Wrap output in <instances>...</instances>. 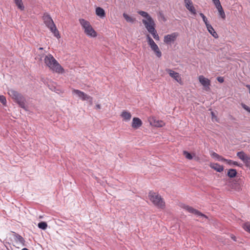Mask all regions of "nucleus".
I'll list each match as a JSON object with an SVG mask.
<instances>
[{
    "label": "nucleus",
    "instance_id": "obj_17",
    "mask_svg": "<svg viewBox=\"0 0 250 250\" xmlns=\"http://www.w3.org/2000/svg\"><path fill=\"white\" fill-rule=\"evenodd\" d=\"M207 27V28L208 29V32L214 38H218V35L216 33V32L215 31L214 29L212 27V26L209 24H207L206 25Z\"/></svg>",
    "mask_w": 250,
    "mask_h": 250
},
{
    "label": "nucleus",
    "instance_id": "obj_26",
    "mask_svg": "<svg viewBox=\"0 0 250 250\" xmlns=\"http://www.w3.org/2000/svg\"><path fill=\"white\" fill-rule=\"evenodd\" d=\"M210 155H211V157H212L213 158L217 159L218 161H222L223 162V160H222V159H224V158L222 157L221 156H220L217 153H215L214 152H211Z\"/></svg>",
    "mask_w": 250,
    "mask_h": 250
},
{
    "label": "nucleus",
    "instance_id": "obj_27",
    "mask_svg": "<svg viewBox=\"0 0 250 250\" xmlns=\"http://www.w3.org/2000/svg\"><path fill=\"white\" fill-rule=\"evenodd\" d=\"M38 226L40 229L45 230L47 227V224L45 222H41L38 224Z\"/></svg>",
    "mask_w": 250,
    "mask_h": 250
},
{
    "label": "nucleus",
    "instance_id": "obj_38",
    "mask_svg": "<svg viewBox=\"0 0 250 250\" xmlns=\"http://www.w3.org/2000/svg\"><path fill=\"white\" fill-rule=\"evenodd\" d=\"M96 109H101V105L99 104H97L96 105Z\"/></svg>",
    "mask_w": 250,
    "mask_h": 250
},
{
    "label": "nucleus",
    "instance_id": "obj_24",
    "mask_svg": "<svg viewBox=\"0 0 250 250\" xmlns=\"http://www.w3.org/2000/svg\"><path fill=\"white\" fill-rule=\"evenodd\" d=\"M237 171L235 169H230L228 172V175L230 178H233L236 176Z\"/></svg>",
    "mask_w": 250,
    "mask_h": 250
},
{
    "label": "nucleus",
    "instance_id": "obj_34",
    "mask_svg": "<svg viewBox=\"0 0 250 250\" xmlns=\"http://www.w3.org/2000/svg\"><path fill=\"white\" fill-rule=\"evenodd\" d=\"M216 8H219L220 6H222L219 0H212Z\"/></svg>",
    "mask_w": 250,
    "mask_h": 250
},
{
    "label": "nucleus",
    "instance_id": "obj_37",
    "mask_svg": "<svg viewBox=\"0 0 250 250\" xmlns=\"http://www.w3.org/2000/svg\"><path fill=\"white\" fill-rule=\"evenodd\" d=\"M217 80L220 83H223L224 82V78L221 77H219L217 78Z\"/></svg>",
    "mask_w": 250,
    "mask_h": 250
},
{
    "label": "nucleus",
    "instance_id": "obj_20",
    "mask_svg": "<svg viewBox=\"0 0 250 250\" xmlns=\"http://www.w3.org/2000/svg\"><path fill=\"white\" fill-rule=\"evenodd\" d=\"M222 160H223V162H226V164H227L229 166H237L238 167H241V165L240 164H239L237 162L233 161L231 160L227 159L225 158H224V159H222Z\"/></svg>",
    "mask_w": 250,
    "mask_h": 250
},
{
    "label": "nucleus",
    "instance_id": "obj_25",
    "mask_svg": "<svg viewBox=\"0 0 250 250\" xmlns=\"http://www.w3.org/2000/svg\"><path fill=\"white\" fill-rule=\"evenodd\" d=\"M217 9L218 11V12H219V15L220 16V17L223 19H225L226 18V15H225V13L224 11V10L222 8V6H220V7L219 8H217Z\"/></svg>",
    "mask_w": 250,
    "mask_h": 250
},
{
    "label": "nucleus",
    "instance_id": "obj_33",
    "mask_svg": "<svg viewBox=\"0 0 250 250\" xmlns=\"http://www.w3.org/2000/svg\"><path fill=\"white\" fill-rule=\"evenodd\" d=\"M164 125V123L162 121H158L156 122L154 125L157 127H162Z\"/></svg>",
    "mask_w": 250,
    "mask_h": 250
},
{
    "label": "nucleus",
    "instance_id": "obj_11",
    "mask_svg": "<svg viewBox=\"0 0 250 250\" xmlns=\"http://www.w3.org/2000/svg\"><path fill=\"white\" fill-rule=\"evenodd\" d=\"M178 36V33L174 32L171 34H168L164 37V42L167 44H169L171 42H174Z\"/></svg>",
    "mask_w": 250,
    "mask_h": 250
},
{
    "label": "nucleus",
    "instance_id": "obj_14",
    "mask_svg": "<svg viewBox=\"0 0 250 250\" xmlns=\"http://www.w3.org/2000/svg\"><path fill=\"white\" fill-rule=\"evenodd\" d=\"M199 81L204 86L209 87L210 82L208 79L205 78L203 76H200Z\"/></svg>",
    "mask_w": 250,
    "mask_h": 250
},
{
    "label": "nucleus",
    "instance_id": "obj_30",
    "mask_svg": "<svg viewBox=\"0 0 250 250\" xmlns=\"http://www.w3.org/2000/svg\"><path fill=\"white\" fill-rule=\"evenodd\" d=\"M243 228L246 231L250 233V223H247L245 224L243 226Z\"/></svg>",
    "mask_w": 250,
    "mask_h": 250
},
{
    "label": "nucleus",
    "instance_id": "obj_36",
    "mask_svg": "<svg viewBox=\"0 0 250 250\" xmlns=\"http://www.w3.org/2000/svg\"><path fill=\"white\" fill-rule=\"evenodd\" d=\"M89 99H88L87 100H86L85 101H87L89 102V104L90 105H92L93 104V98L91 96H89Z\"/></svg>",
    "mask_w": 250,
    "mask_h": 250
},
{
    "label": "nucleus",
    "instance_id": "obj_2",
    "mask_svg": "<svg viewBox=\"0 0 250 250\" xmlns=\"http://www.w3.org/2000/svg\"><path fill=\"white\" fill-rule=\"evenodd\" d=\"M44 62L46 65L53 72L58 73L64 72V69L52 55L48 54L46 55L44 59Z\"/></svg>",
    "mask_w": 250,
    "mask_h": 250
},
{
    "label": "nucleus",
    "instance_id": "obj_8",
    "mask_svg": "<svg viewBox=\"0 0 250 250\" xmlns=\"http://www.w3.org/2000/svg\"><path fill=\"white\" fill-rule=\"evenodd\" d=\"M236 155L243 162L245 166L250 169V157L247 155L244 151L238 152Z\"/></svg>",
    "mask_w": 250,
    "mask_h": 250
},
{
    "label": "nucleus",
    "instance_id": "obj_22",
    "mask_svg": "<svg viewBox=\"0 0 250 250\" xmlns=\"http://www.w3.org/2000/svg\"><path fill=\"white\" fill-rule=\"evenodd\" d=\"M14 2L19 9L21 10L24 9V6L22 3V0H14Z\"/></svg>",
    "mask_w": 250,
    "mask_h": 250
},
{
    "label": "nucleus",
    "instance_id": "obj_23",
    "mask_svg": "<svg viewBox=\"0 0 250 250\" xmlns=\"http://www.w3.org/2000/svg\"><path fill=\"white\" fill-rule=\"evenodd\" d=\"M123 17L125 19V20L126 21L133 23L135 21V19L132 18L128 16L127 14L125 13L123 14Z\"/></svg>",
    "mask_w": 250,
    "mask_h": 250
},
{
    "label": "nucleus",
    "instance_id": "obj_32",
    "mask_svg": "<svg viewBox=\"0 0 250 250\" xmlns=\"http://www.w3.org/2000/svg\"><path fill=\"white\" fill-rule=\"evenodd\" d=\"M0 102H1L3 105L6 104V98L3 95H0Z\"/></svg>",
    "mask_w": 250,
    "mask_h": 250
},
{
    "label": "nucleus",
    "instance_id": "obj_18",
    "mask_svg": "<svg viewBox=\"0 0 250 250\" xmlns=\"http://www.w3.org/2000/svg\"><path fill=\"white\" fill-rule=\"evenodd\" d=\"M152 50H153L155 55L158 57L160 58L162 56L161 52L160 51L158 45L156 44H153L152 46H150Z\"/></svg>",
    "mask_w": 250,
    "mask_h": 250
},
{
    "label": "nucleus",
    "instance_id": "obj_6",
    "mask_svg": "<svg viewBox=\"0 0 250 250\" xmlns=\"http://www.w3.org/2000/svg\"><path fill=\"white\" fill-rule=\"evenodd\" d=\"M80 23L84 29L85 34L90 37L94 38L97 36V33L92 26L90 25L89 21L83 19L79 20Z\"/></svg>",
    "mask_w": 250,
    "mask_h": 250
},
{
    "label": "nucleus",
    "instance_id": "obj_15",
    "mask_svg": "<svg viewBox=\"0 0 250 250\" xmlns=\"http://www.w3.org/2000/svg\"><path fill=\"white\" fill-rule=\"evenodd\" d=\"M121 116L123 119V121L128 122L131 119V114L128 111L124 110L122 112Z\"/></svg>",
    "mask_w": 250,
    "mask_h": 250
},
{
    "label": "nucleus",
    "instance_id": "obj_12",
    "mask_svg": "<svg viewBox=\"0 0 250 250\" xmlns=\"http://www.w3.org/2000/svg\"><path fill=\"white\" fill-rule=\"evenodd\" d=\"M72 93L76 95L83 101H85L86 100L90 98L89 97V95L78 89H73L72 90Z\"/></svg>",
    "mask_w": 250,
    "mask_h": 250
},
{
    "label": "nucleus",
    "instance_id": "obj_39",
    "mask_svg": "<svg viewBox=\"0 0 250 250\" xmlns=\"http://www.w3.org/2000/svg\"><path fill=\"white\" fill-rule=\"evenodd\" d=\"M231 237V238H232L234 241H236V237H235V236H234V235H232Z\"/></svg>",
    "mask_w": 250,
    "mask_h": 250
},
{
    "label": "nucleus",
    "instance_id": "obj_19",
    "mask_svg": "<svg viewBox=\"0 0 250 250\" xmlns=\"http://www.w3.org/2000/svg\"><path fill=\"white\" fill-rule=\"evenodd\" d=\"M96 14L101 18H103L105 16L104 10L100 7L96 8Z\"/></svg>",
    "mask_w": 250,
    "mask_h": 250
},
{
    "label": "nucleus",
    "instance_id": "obj_21",
    "mask_svg": "<svg viewBox=\"0 0 250 250\" xmlns=\"http://www.w3.org/2000/svg\"><path fill=\"white\" fill-rule=\"evenodd\" d=\"M14 235L15 239L16 241H18L19 243L22 244L23 245H24L25 240H24V239L23 238V237L21 236L20 235H19L16 233H14Z\"/></svg>",
    "mask_w": 250,
    "mask_h": 250
},
{
    "label": "nucleus",
    "instance_id": "obj_5",
    "mask_svg": "<svg viewBox=\"0 0 250 250\" xmlns=\"http://www.w3.org/2000/svg\"><path fill=\"white\" fill-rule=\"evenodd\" d=\"M148 197L152 203L157 208H164L165 207V203L163 199L158 193L150 191L148 194Z\"/></svg>",
    "mask_w": 250,
    "mask_h": 250
},
{
    "label": "nucleus",
    "instance_id": "obj_1",
    "mask_svg": "<svg viewBox=\"0 0 250 250\" xmlns=\"http://www.w3.org/2000/svg\"><path fill=\"white\" fill-rule=\"evenodd\" d=\"M138 13L146 18V19H143L142 20V22L148 32L152 35L153 38L156 41H159L160 38L156 29H155V23L152 18L146 12L139 11H138Z\"/></svg>",
    "mask_w": 250,
    "mask_h": 250
},
{
    "label": "nucleus",
    "instance_id": "obj_40",
    "mask_svg": "<svg viewBox=\"0 0 250 250\" xmlns=\"http://www.w3.org/2000/svg\"><path fill=\"white\" fill-rule=\"evenodd\" d=\"M211 115H212V118H213V117H214V116H215V115H214V112H211Z\"/></svg>",
    "mask_w": 250,
    "mask_h": 250
},
{
    "label": "nucleus",
    "instance_id": "obj_3",
    "mask_svg": "<svg viewBox=\"0 0 250 250\" xmlns=\"http://www.w3.org/2000/svg\"><path fill=\"white\" fill-rule=\"evenodd\" d=\"M8 94L20 107L27 110L26 100L22 94L12 89L8 90Z\"/></svg>",
    "mask_w": 250,
    "mask_h": 250
},
{
    "label": "nucleus",
    "instance_id": "obj_7",
    "mask_svg": "<svg viewBox=\"0 0 250 250\" xmlns=\"http://www.w3.org/2000/svg\"><path fill=\"white\" fill-rule=\"evenodd\" d=\"M180 207L189 213L194 214L195 215L198 216H200L203 218L208 219V217L206 215L203 214L199 210L194 209L191 207L183 204H181Z\"/></svg>",
    "mask_w": 250,
    "mask_h": 250
},
{
    "label": "nucleus",
    "instance_id": "obj_35",
    "mask_svg": "<svg viewBox=\"0 0 250 250\" xmlns=\"http://www.w3.org/2000/svg\"><path fill=\"white\" fill-rule=\"evenodd\" d=\"M241 105L244 109H245L246 111L250 113V108L248 105H246L244 104H242Z\"/></svg>",
    "mask_w": 250,
    "mask_h": 250
},
{
    "label": "nucleus",
    "instance_id": "obj_13",
    "mask_svg": "<svg viewBox=\"0 0 250 250\" xmlns=\"http://www.w3.org/2000/svg\"><path fill=\"white\" fill-rule=\"evenodd\" d=\"M142 122L140 119L134 117L132 120V127L134 129H137L142 126Z\"/></svg>",
    "mask_w": 250,
    "mask_h": 250
},
{
    "label": "nucleus",
    "instance_id": "obj_28",
    "mask_svg": "<svg viewBox=\"0 0 250 250\" xmlns=\"http://www.w3.org/2000/svg\"><path fill=\"white\" fill-rule=\"evenodd\" d=\"M146 40L148 44L150 46L156 44L155 42L153 40V39L150 37V36L149 35H146Z\"/></svg>",
    "mask_w": 250,
    "mask_h": 250
},
{
    "label": "nucleus",
    "instance_id": "obj_4",
    "mask_svg": "<svg viewBox=\"0 0 250 250\" xmlns=\"http://www.w3.org/2000/svg\"><path fill=\"white\" fill-rule=\"evenodd\" d=\"M42 19L44 23L54 34V36L57 38H60L59 32L50 15L46 13L44 14L42 16Z\"/></svg>",
    "mask_w": 250,
    "mask_h": 250
},
{
    "label": "nucleus",
    "instance_id": "obj_41",
    "mask_svg": "<svg viewBox=\"0 0 250 250\" xmlns=\"http://www.w3.org/2000/svg\"><path fill=\"white\" fill-rule=\"evenodd\" d=\"M21 250H29L27 248H23Z\"/></svg>",
    "mask_w": 250,
    "mask_h": 250
},
{
    "label": "nucleus",
    "instance_id": "obj_9",
    "mask_svg": "<svg viewBox=\"0 0 250 250\" xmlns=\"http://www.w3.org/2000/svg\"><path fill=\"white\" fill-rule=\"evenodd\" d=\"M186 8L193 15L196 14V10L191 0H184Z\"/></svg>",
    "mask_w": 250,
    "mask_h": 250
},
{
    "label": "nucleus",
    "instance_id": "obj_16",
    "mask_svg": "<svg viewBox=\"0 0 250 250\" xmlns=\"http://www.w3.org/2000/svg\"><path fill=\"white\" fill-rule=\"evenodd\" d=\"M210 167L217 172H221L224 170V167L217 163L211 164Z\"/></svg>",
    "mask_w": 250,
    "mask_h": 250
},
{
    "label": "nucleus",
    "instance_id": "obj_42",
    "mask_svg": "<svg viewBox=\"0 0 250 250\" xmlns=\"http://www.w3.org/2000/svg\"><path fill=\"white\" fill-rule=\"evenodd\" d=\"M39 49H40V50H42V49L43 48H42V47H40Z\"/></svg>",
    "mask_w": 250,
    "mask_h": 250
},
{
    "label": "nucleus",
    "instance_id": "obj_29",
    "mask_svg": "<svg viewBox=\"0 0 250 250\" xmlns=\"http://www.w3.org/2000/svg\"><path fill=\"white\" fill-rule=\"evenodd\" d=\"M183 155L188 160H191L193 158L192 155L187 151H183Z\"/></svg>",
    "mask_w": 250,
    "mask_h": 250
},
{
    "label": "nucleus",
    "instance_id": "obj_10",
    "mask_svg": "<svg viewBox=\"0 0 250 250\" xmlns=\"http://www.w3.org/2000/svg\"><path fill=\"white\" fill-rule=\"evenodd\" d=\"M166 71L169 74V76L174 79L179 83H182V79L179 74L170 69H167Z\"/></svg>",
    "mask_w": 250,
    "mask_h": 250
},
{
    "label": "nucleus",
    "instance_id": "obj_31",
    "mask_svg": "<svg viewBox=\"0 0 250 250\" xmlns=\"http://www.w3.org/2000/svg\"><path fill=\"white\" fill-rule=\"evenodd\" d=\"M200 16L202 17L205 24H206V25H207V24H208L209 23L208 22V19L207 18H206V17L203 14V13H200Z\"/></svg>",
    "mask_w": 250,
    "mask_h": 250
}]
</instances>
